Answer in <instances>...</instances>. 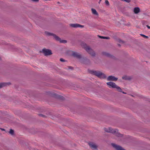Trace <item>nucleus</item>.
I'll use <instances>...</instances> for the list:
<instances>
[{
  "label": "nucleus",
  "instance_id": "1",
  "mask_svg": "<svg viewBox=\"0 0 150 150\" xmlns=\"http://www.w3.org/2000/svg\"><path fill=\"white\" fill-rule=\"evenodd\" d=\"M45 33L48 36H53L54 38L56 40L59 41L60 43H66L67 42V40H61V39L58 36L53 33L48 32H45Z\"/></svg>",
  "mask_w": 150,
  "mask_h": 150
},
{
  "label": "nucleus",
  "instance_id": "17",
  "mask_svg": "<svg viewBox=\"0 0 150 150\" xmlns=\"http://www.w3.org/2000/svg\"><path fill=\"white\" fill-rule=\"evenodd\" d=\"M75 57L80 59L81 58V56L80 54L78 53Z\"/></svg>",
  "mask_w": 150,
  "mask_h": 150
},
{
  "label": "nucleus",
  "instance_id": "24",
  "mask_svg": "<svg viewBox=\"0 0 150 150\" xmlns=\"http://www.w3.org/2000/svg\"><path fill=\"white\" fill-rule=\"evenodd\" d=\"M69 69H73V67H69Z\"/></svg>",
  "mask_w": 150,
  "mask_h": 150
},
{
  "label": "nucleus",
  "instance_id": "7",
  "mask_svg": "<svg viewBox=\"0 0 150 150\" xmlns=\"http://www.w3.org/2000/svg\"><path fill=\"white\" fill-rule=\"evenodd\" d=\"M42 51L45 56L50 55L52 54L51 51L50 50L43 49L42 50Z\"/></svg>",
  "mask_w": 150,
  "mask_h": 150
},
{
  "label": "nucleus",
  "instance_id": "13",
  "mask_svg": "<svg viewBox=\"0 0 150 150\" xmlns=\"http://www.w3.org/2000/svg\"><path fill=\"white\" fill-rule=\"evenodd\" d=\"M6 84L7 83H0V88L5 86Z\"/></svg>",
  "mask_w": 150,
  "mask_h": 150
},
{
  "label": "nucleus",
  "instance_id": "10",
  "mask_svg": "<svg viewBox=\"0 0 150 150\" xmlns=\"http://www.w3.org/2000/svg\"><path fill=\"white\" fill-rule=\"evenodd\" d=\"M117 78L113 76H110L107 79L108 81H116L117 80Z\"/></svg>",
  "mask_w": 150,
  "mask_h": 150
},
{
  "label": "nucleus",
  "instance_id": "14",
  "mask_svg": "<svg viewBox=\"0 0 150 150\" xmlns=\"http://www.w3.org/2000/svg\"><path fill=\"white\" fill-rule=\"evenodd\" d=\"M98 36L100 38H102V39H109L110 38L109 37H104V36Z\"/></svg>",
  "mask_w": 150,
  "mask_h": 150
},
{
  "label": "nucleus",
  "instance_id": "12",
  "mask_svg": "<svg viewBox=\"0 0 150 150\" xmlns=\"http://www.w3.org/2000/svg\"><path fill=\"white\" fill-rule=\"evenodd\" d=\"M91 11H92V13L93 14H94L95 15H98V13H97V11L95 9H93V8H92Z\"/></svg>",
  "mask_w": 150,
  "mask_h": 150
},
{
  "label": "nucleus",
  "instance_id": "3",
  "mask_svg": "<svg viewBox=\"0 0 150 150\" xmlns=\"http://www.w3.org/2000/svg\"><path fill=\"white\" fill-rule=\"evenodd\" d=\"M93 73L94 74L100 78L104 79L106 77V75L100 71H93Z\"/></svg>",
  "mask_w": 150,
  "mask_h": 150
},
{
  "label": "nucleus",
  "instance_id": "6",
  "mask_svg": "<svg viewBox=\"0 0 150 150\" xmlns=\"http://www.w3.org/2000/svg\"><path fill=\"white\" fill-rule=\"evenodd\" d=\"M91 148L93 150H98V146L94 143L90 142L88 143Z\"/></svg>",
  "mask_w": 150,
  "mask_h": 150
},
{
  "label": "nucleus",
  "instance_id": "2",
  "mask_svg": "<svg viewBox=\"0 0 150 150\" xmlns=\"http://www.w3.org/2000/svg\"><path fill=\"white\" fill-rule=\"evenodd\" d=\"M107 84L109 86V87L116 88L118 91L120 92H122V89L120 87L117 86L115 83L110 82H107Z\"/></svg>",
  "mask_w": 150,
  "mask_h": 150
},
{
  "label": "nucleus",
  "instance_id": "20",
  "mask_svg": "<svg viewBox=\"0 0 150 150\" xmlns=\"http://www.w3.org/2000/svg\"><path fill=\"white\" fill-rule=\"evenodd\" d=\"M104 54H105V55L109 57L110 56V55L109 54L106 53H103Z\"/></svg>",
  "mask_w": 150,
  "mask_h": 150
},
{
  "label": "nucleus",
  "instance_id": "5",
  "mask_svg": "<svg viewBox=\"0 0 150 150\" xmlns=\"http://www.w3.org/2000/svg\"><path fill=\"white\" fill-rule=\"evenodd\" d=\"M85 45V49L86 51L92 56H94L95 54L93 51L89 47L87 46L86 45Z\"/></svg>",
  "mask_w": 150,
  "mask_h": 150
},
{
  "label": "nucleus",
  "instance_id": "21",
  "mask_svg": "<svg viewBox=\"0 0 150 150\" xmlns=\"http://www.w3.org/2000/svg\"><path fill=\"white\" fill-rule=\"evenodd\" d=\"M60 60L62 62H64L65 61V60L62 58H61Z\"/></svg>",
  "mask_w": 150,
  "mask_h": 150
},
{
  "label": "nucleus",
  "instance_id": "11",
  "mask_svg": "<svg viewBox=\"0 0 150 150\" xmlns=\"http://www.w3.org/2000/svg\"><path fill=\"white\" fill-rule=\"evenodd\" d=\"M140 11V9L139 7H135L134 9V12L135 14H137Z\"/></svg>",
  "mask_w": 150,
  "mask_h": 150
},
{
  "label": "nucleus",
  "instance_id": "26",
  "mask_svg": "<svg viewBox=\"0 0 150 150\" xmlns=\"http://www.w3.org/2000/svg\"><path fill=\"white\" fill-rule=\"evenodd\" d=\"M122 92V93H124V94H126V93H125V92H122H122Z\"/></svg>",
  "mask_w": 150,
  "mask_h": 150
},
{
  "label": "nucleus",
  "instance_id": "15",
  "mask_svg": "<svg viewBox=\"0 0 150 150\" xmlns=\"http://www.w3.org/2000/svg\"><path fill=\"white\" fill-rule=\"evenodd\" d=\"M9 133L11 135H13V134L14 133V131L12 129H10V131L9 132Z\"/></svg>",
  "mask_w": 150,
  "mask_h": 150
},
{
  "label": "nucleus",
  "instance_id": "4",
  "mask_svg": "<svg viewBox=\"0 0 150 150\" xmlns=\"http://www.w3.org/2000/svg\"><path fill=\"white\" fill-rule=\"evenodd\" d=\"M105 131L107 132L115 134L116 135H117L118 132V130L117 129H113L110 127L105 128Z\"/></svg>",
  "mask_w": 150,
  "mask_h": 150
},
{
  "label": "nucleus",
  "instance_id": "9",
  "mask_svg": "<svg viewBox=\"0 0 150 150\" xmlns=\"http://www.w3.org/2000/svg\"><path fill=\"white\" fill-rule=\"evenodd\" d=\"M70 25L73 28H83L84 27L83 25L77 23L71 24H70Z\"/></svg>",
  "mask_w": 150,
  "mask_h": 150
},
{
  "label": "nucleus",
  "instance_id": "27",
  "mask_svg": "<svg viewBox=\"0 0 150 150\" xmlns=\"http://www.w3.org/2000/svg\"><path fill=\"white\" fill-rule=\"evenodd\" d=\"M0 129H1V130H2V131H4V130H5L4 129H2V128H0Z\"/></svg>",
  "mask_w": 150,
  "mask_h": 150
},
{
  "label": "nucleus",
  "instance_id": "23",
  "mask_svg": "<svg viewBox=\"0 0 150 150\" xmlns=\"http://www.w3.org/2000/svg\"><path fill=\"white\" fill-rule=\"evenodd\" d=\"M31 1L34 2H38L39 0H31Z\"/></svg>",
  "mask_w": 150,
  "mask_h": 150
},
{
  "label": "nucleus",
  "instance_id": "8",
  "mask_svg": "<svg viewBox=\"0 0 150 150\" xmlns=\"http://www.w3.org/2000/svg\"><path fill=\"white\" fill-rule=\"evenodd\" d=\"M112 146L117 150H126L120 146L116 145L114 144H112Z\"/></svg>",
  "mask_w": 150,
  "mask_h": 150
},
{
  "label": "nucleus",
  "instance_id": "22",
  "mask_svg": "<svg viewBox=\"0 0 150 150\" xmlns=\"http://www.w3.org/2000/svg\"><path fill=\"white\" fill-rule=\"evenodd\" d=\"M122 79H127V77L126 76H123L122 77Z\"/></svg>",
  "mask_w": 150,
  "mask_h": 150
},
{
  "label": "nucleus",
  "instance_id": "16",
  "mask_svg": "<svg viewBox=\"0 0 150 150\" xmlns=\"http://www.w3.org/2000/svg\"><path fill=\"white\" fill-rule=\"evenodd\" d=\"M78 54V53L76 52H74L72 53V55L74 57H76V55H77V54Z\"/></svg>",
  "mask_w": 150,
  "mask_h": 150
},
{
  "label": "nucleus",
  "instance_id": "25",
  "mask_svg": "<svg viewBox=\"0 0 150 150\" xmlns=\"http://www.w3.org/2000/svg\"><path fill=\"white\" fill-rule=\"evenodd\" d=\"M146 26L147 27L148 29H150V26H149L148 25H147Z\"/></svg>",
  "mask_w": 150,
  "mask_h": 150
},
{
  "label": "nucleus",
  "instance_id": "19",
  "mask_svg": "<svg viewBox=\"0 0 150 150\" xmlns=\"http://www.w3.org/2000/svg\"><path fill=\"white\" fill-rule=\"evenodd\" d=\"M140 35L141 36H142L143 37H144L145 38H148V36H146L145 35H143V34H140Z\"/></svg>",
  "mask_w": 150,
  "mask_h": 150
},
{
  "label": "nucleus",
  "instance_id": "18",
  "mask_svg": "<svg viewBox=\"0 0 150 150\" xmlns=\"http://www.w3.org/2000/svg\"><path fill=\"white\" fill-rule=\"evenodd\" d=\"M105 3L106 5L108 6H109V2L108 0H106L105 1Z\"/></svg>",
  "mask_w": 150,
  "mask_h": 150
}]
</instances>
